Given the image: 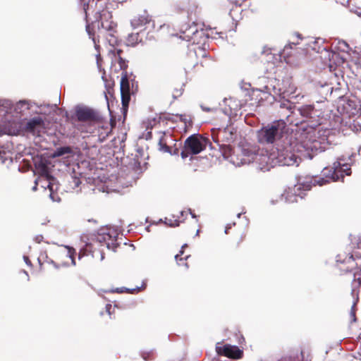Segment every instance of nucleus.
Returning a JSON list of instances; mask_svg holds the SVG:
<instances>
[{
  "label": "nucleus",
  "mask_w": 361,
  "mask_h": 361,
  "mask_svg": "<svg viewBox=\"0 0 361 361\" xmlns=\"http://www.w3.org/2000/svg\"><path fill=\"white\" fill-rule=\"evenodd\" d=\"M86 30H87V32L89 34V35L91 36V32H90V25H87Z\"/></svg>",
  "instance_id": "nucleus-40"
},
{
  "label": "nucleus",
  "mask_w": 361,
  "mask_h": 361,
  "mask_svg": "<svg viewBox=\"0 0 361 361\" xmlns=\"http://www.w3.org/2000/svg\"><path fill=\"white\" fill-rule=\"evenodd\" d=\"M111 307H112L111 305H106V310L109 314H111Z\"/></svg>",
  "instance_id": "nucleus-38"
},
{
  "label": "nucleus",
  "mask_w": 361,
  "mask_h": 361,
  "mask_svg": "<svg viewBox=\"0 0 361 361\" xmlns=\"http://www.w3.org/2000/svg\"><path fill=\"white\" fill-rule=\"evenodd\" d=\"M184 36H180L183 39L192 42V44L204 45L207 39L203 30H198L195 25L190 27V28L184 32Z\"/></svg>",
  "instance_id": "nucleus-10"
},
{
  "label": "nucleus",
  "mask_w": 361,
  "mask_h": 361,
  "mask_svg": "<svg viewBox=\"0 0 361 361\" xmlns=\"http://www.w3.org/2000/svg\"><path fill=\"white\" fill-rule=\"evenodd\" d=\"M283 148L279 147L278 151H274V148L269 152L267 149L256 150L254 147H243L241 150L240 162L238 165L248 164L255 163L257 167L262 171H269L271 168L274 167L278 163L292 164L291 159H286L281 151Z\"/></svg>",
  "instance_id": "nucleus-3"
},
{
  "label": "nucleus",
  "mask_w": 361,
  "mask_h": 361,
  "mask_svg": "<svg viewBox=\"0 0 361 361\" xmlns=\"http://www.w3.org/2000/svg\"><path fill=\"white\" fill-rule=\"evenodd\" d=\"M298 44V42H296V43H295V42H293L291 44H292V45L293 44V45H295V44Z\"/></svg>",
  "instance_id": "nucleus-53"
},
{
  "label": "nucleus",
  "mask_w": 361,
  "mask_h": 361,
  "mask_svg": "<svg viewBox=\"0 0 361 361\" xmlns=\"http://www.w3.org/2000/svg\"><path fill=\"white\" fill-rule=\"evenodd\" d=\"M240 215H241V214H240V213H239V214H238V217H240Z\"/></svg>",
  "instance_id": "nucleus-58"
},
{
  "label": "nucleus",
  "mask_w": 361,
  "mask_h": 361,
  "mask_svg": "<svg viewBox=\"0 0 361 361\" xmlns=\"http://www.w3.org/2000/svg\"><path fill=\"white\" fill-rule=\"evenodd\" d=\"M100 255H101V258H100V259H101V260H103V259H104V253H102V252Z\"/></svg>",
  "instance_id": "nucleus-48"
},
{
  "label": "nucleus",
  "mask_w": 361,
  "mask_h": 361,
  "mask_svg": "<svg viewBox=\"0 0 361 361\" xmlns=\"http://www.w3.org/2000/svg\"><path fill=\"white\" fill-rule=\"evenodd\" d=\"M118 231L115 228H106L103 230L97 236V241L102 246H106L109 250L116 251L118 244L116 243Z\"/></svg>",
  "instance_id": "nucleus-8"
},
{
  "label": "nucleus",
  "mask_w": 361,
  "mask_h": 361,
  "mask_svg": "<svg viewBox=\"0 0 361 361\" xmlns=\"http://www.w3.org/2000/svg\"><path fill=\"white\" fill-rule=\"evenodd\" d=\"M159 149L164 152H169V147L166 145V141L165 140L164 135H161L159 140Z\"/></svg>",
  "instance_id": "nucleus-24"
},
{
  "label": "nucleus",
  "mask_w": 361,
  "mask_h": 361,
  "mask_svg": "<svg viewBox=\"0 0 361 361\" xmlns=\"http://www.w3.org/2000/svg\"><path fill=\"white\" fill-rule=\"evenodd\" d=\"M350 162H345L343 157H339L336 161L333 164L331 169L324 168L323 170V176L325 177H308L301 183L294 185L293 188H288L283 194L281 195V199L286 202L293 203L298 202V199L303 198L304 193L302 190H310L312 185L322 186L331 181H337L341 178H343L344 175L350 174V169L349 167L351 163L350 157H348Z\"/></svg>",
  "instance_id": "nucleus-2"
},
{
  "label": "nucleus",
  "mask_w": 361,
  "mask_h": 361,
  "mask_svg": "<svg viewBox=\"0 0 361 361\" xmlns=\"http://www.w3.org/2000/svg\"><path fill=\"white\" fill-rule=\"evenodd\" d=\"M285 131L286 123L283 120L275 121L258 131V140L260 143H273L277 140L278 142L287 136Z\"/></svg>",
  "instance_id": "nucleus-5"
},
{
  "label": "nucleus",
  "mask_w": 361,
  "mask_h": 361,
  "mask_svg": "<svg viewBox=\"0 0 361 361\" xmlns=\"http://www.w3.org/2000/svg\"><path fill=\"white\" fill-rule=\"evenodd\" d=\"M37 180H35V185L32 188V190H34V191L37 190Z\"/></svg>",
  "instance_id": "nucleus-42"
},
{
  "label": "nucleus",
  "mask_w": 361,
  "mask_h": 361,
  "mask_svg": "<svg viewBox=\"0 0 361 361\" xmlns=\"http://www.w3.org/2000/svg\"><path fill=\"white\" fill-rule=\"evenodd\" d=\"M358 154L361 157V147L358 149Z\"/></svg>",
  "instance_id": "nucleus-49"
},
{
  "label": "nucleus",
  "mask_w": 361,
  "mask_h": 361,
  "mask_svg": "<svg viewBox=\"0 0 361 361\" xmlns=\"http://www.w3.org/2000/svg\"><path fill=\"white\" fill-rule=\"evenodd\" d=\"M361 290V270L354 273V279L352 282V295L353 297L357 295Z\"/></svg>",
  "instance_id": "nucleus-17"
},
{
  "label": "nucleus",
  "mask_w": 361,
  "mask_h": 361,
  "mask_svg": "<svg viewBox=\"0 0 361 361\" xmlns=\"http://www.w3.org/2000/svg\"><path fill=\"white\" fill-rule=\"evenodd\" d=\"M99 190H102V192H109L108 189L105 190L104 187H102V188H99Z\"/></svg>",
  "instance_id": "nucleus-45"
},
{
  "label": "nucleus",
  "mask_w": 361,
  "mask_h": 361,
  "mask_svg": "<svg viewBox=\"0 0 361 361\" xmlns=\"http://www.w3.org/2000/svg\"><path fill=\"white\" fill-rule=\"evenodd\" d=\"M150 135H151V132H149V133H148V135H147V138H148V137L150 136Z\"/></svg>",
  "instance_id": "nucleus-55"
},
{
  "label": "nucleus",
  "mask_w": 361,
  "mask_h": 361,
  "mask_svg": "<svg viewBox=\"0 0 361 361\" xmlns=\"http://www.w3.org/2000/svg\"><path fill=\"white\" fill-rule=\"evenodd\" d=\"M230 228V227L226 226L225 232L227 233L228 229Z\"/></svg>",
  "instance_id": "nucleus-51"
},
{
  "label": "nucleus",
  "mask_w": 361,
  "mask_h": 361,
  "mask_svg": "<svg viewBox=\"0 0 361 361\" xmlns=\"http://www.w3.org/2000/svg\"><path fill=\"white\" fill-rule=\"evenodd\" d=\"M243 9L240 5L235 4L230 9L229 15L234 22H238L242 19V13Z\"/></svg>",
  "instance_id": "nucleus-20"
},
{
  "label": "nucleus",
  "mask_w": 361,
  "mask_h": 361,
  "mask_svg": "<svg viewBox=\"0 0 361 361\" xmlns=\"http://www.w3.org/2000/svg\"><path fill=\"white\" fill-rule=\"evenodd\" d=\"M13 107L14 112L18 114H24L30 109L31 104L27 100H20L17 102Z\"/></svg>",
  "instance_id": "nucleus-18"
},
{
  "label": "nucleus",
  "mask_w": 361,
  "mask_h": 361,
  "mask_svg": "<svg viewBox=\"0 0 361 361\" xmlns=\"http://www.w3.org/2000/svg\"><path fill=\"white\" fill-rule=\"evenodd\" d=\"M269 51H270L269 49L264 50L262 51V54H267V56H269V54H271V53H269Z\"/></svg>",
  "instance_id": "nucleus-39"
},
{
  "label": "nucleus",
  "mask_w": 361,
  "mask_h": 361,
  "mask_svg": "<svg viewBox=\"0 0 361 361\" xmlns=\"http://www.w3.org/2000/svg\"><path fill=\"white\" fill-rule=\"evenodd\" d=\"M101 128L104 130V135L101 134V135H99V137H102V138L104 139L110 133V129L108 127V126H106L105 128L104 126H102L101 127Z\"/></svg>",
  "instance_id": "nucleus-31"
},
{
  "label": "nucleus",
  "mask_w": 361,
  "mask_h": 361,
  "mask_svg": "<svg viewBox=\"0 0 361 361\" xmlns=\"http://www.w3.org/2000/svg\"><path fill=\"white\" fill-rule=\"evenodd\" d=\"M355 305V302H354L353 307H352V310L350 311V317L353 319V322H355L356 319H355V312L354 310V307Z\"/></svg>",
  "instance_id": "nucleus-34"
},
{
  "label": "nucleus",
  "mask_w": 361,
  "mask_h": 361,
  "mask_svg": "<svg viewBox=\"0 0 361 361\" xmlns=\"http://www.w3.org/2000/svg\"><path fill=\"white\" fill-rule=\"evenodd\" d=\"M92 40L94 42V46H95V48L97 49H98V46L96 43V40H95V38L94 37H92Z\"/></svg>",
  "instance_id": "nucleus-43"
},
{
  "label": "nucleus",
  "mask_w": 361,
  "mask_h": 361,
  "mask_svg": "<svg viewBox=\"0 0 361 361\" xmlns=\"http://www.w3.org/2000/svg\"><path fill=\"white\" fill-rule=\"evenodd\" d=\"M104 14H101V15H100V18H101V19H102V18H103V16H104Z\"/></svg>",
  "instance_id": "nucleus-56"
},
{
  "label": "nucleus",
  "mask_w": 361,
  "mask_h": 361,
  "mask_svg": "<svg viewBox=\"0 0 361 361\" xmlns=\"http://www.w3.org/2000/svg\"><path fill=\"white\" fill-rule=\"evenodd\" d=\"M47 180H46V183L44 185H42V187H44V188H46V187L49 188V190H50V198L54 201H59V198L57 197V198H55V195L53 192V190H54V185L52 183V181L54 180L53 178H51L49 177H47L46 178Z\"/></svg>",
  "instance_id": "nucleus-22"
},
{
  "label": "nucleus",
  "mask_w": 361,
  "mask_h": 361,
  "mask_svg": "<svg viewBox=\"0 0 361 361\" xmlns=\"http://www.w3.org/2000/svg\"><path fill=\"white\" fill-rule=\"evenodd\" d=\"M151 22V17L145 12L142 14L135 16L130 20V25L133 29H142L147 24Z\"/></svg>",
  "instance_id": "nucleus-16"
},
{
  "label": "nucleus",
  "mask_w": 361,
  "mask_h": 361,
  "mask_svg": "<svg viewBox=\"0 0 361 361\" xmlns=\"http://www.w3.org/2000/svg\"><path fill=\"white\" fill-rule=\"evenodd\" d=\"M121 93L123 106H127L130 101V83L126 73H122L121 79Z\"/></svg>",
  "instance_id": "nucleus-13"
},
{
  "label": "nucleus",
  "mask_w": 361,
  "mask_h": 361,
  "mask_svg": "<svg viewBox=\"0 0 361 361\" xmlns=\"http://www.w3.org/2000/svg\"><path fill=\"white\" fill-rule=\"evenodd\" d=\"M87 6H88V5H87V4H84V10H85V13H87V8H86V7H87Z\"/></svg>",
  "instance_id": "nucleus-46"
},
{
  "label": "nucleus",
  "mask_w": 361,
  "mask_h": 361,
  "mask_svg": "<svg viewBox=\"0 0 361 361\" xmlns=\"http://www.w3.org/2000/svg\"><path fill=\"white\" fill-rule=\"evenodd\" d=\"M205 148L204 140L197 135H191L186 139L181 157L185 159L190 154H197Z\"/></svg>",
  "instance_id": "nucleus-7"
},
{
  "label": "nucleus",
  "mask_w": 361,
  "mask_h": 361,
  "mask_svg": "<svg viewBox=\"0 0 361 361\" xmlns=\"http://www.w3.org/2000/svg\"><path fill=\"white\" fill-rule=\"evenodd\" d=\"M70 257L72 258V255L71 253V251H69Z\"/></svg>",
  "instance_id": "nucleus-57"
},
{
  "label": "nucleus",
  "mask_w": 361,
  "mask_h": 361,
  "mask_svg": "<svg viewBox=\"0 0 361 361\" xmlns=\"http://www.w3.org/2000/svg\"><path fill=\"white\" fill-rule=\"evenodd\" d=\"M340 49L343 51H348L349 47L348 44L345 42L342 41L339 42Z\"/></svg>",
  "instance_id": "nucleus-30"
},
{
  "label": "nucleus",
  "mask_w": 361,
  "mask_h": 361,
  "mask_svg": "<svg viewBox=\"0 0 361 361\" xmlns=\"http://www.w3.org/2000/svg\"><path fill=\"white\" fill-rule=\"evenodd\" d=\"M293 47L292 44H289L288 45H286L283 49V51L281 52V56L287 60V62L289 63L290 60L288 59V57L290 56L289 50L292 49Z\"/></svg>",
  "instance_id": "nucleus-25"
},
{
  "label": "nucleus",
  "mask_w": 361,
  "mask_h": 361,
  "mask_svg": "<svg viewBox=\"0 0 361 361\" xmlns=\"http://www.w3.org/2000/svg\"><path fill=\"white\" fill-rule=\"evenodd\" d=\"M72 264H74V265L75 264L74 259H72Z\"/></svg>",
  "instance_id": "nucleus-50"
},
{
  "label": "nucleus",
  "mask_w": 361,
  "mask_h": 361,
  "mask_svg": "<svg viewBox=\"0 0 361 361\" xmlns=\"http://www.w3.org/2000/svg\"><path fill=\"white\" fill-rule=\"evenodd\" d=\"M115 291L117 293H123V288H116V290Z\"/></svg>",
  "instance_id": "nucleus-44"
},
{
  "label": "nucleus",
  "mask_w": 361,
  "mask_h": 361,
  "mask_svg": "<svg viewBox=\"0 0 361 361\" xmlns=\"http://www.w3.org/2000/svg\"><path fill=\"white\" fill-rule=\"evenodd\" d=\"M326 130H316L310 128L308 131L299 132L295 137L286 136L278 142L274 151L281 147V154L286 159H291L292 164L278 163L282 166H298L302 159H312L317 153L324 151L329 142L327 141Z\"/></svg>",
  "instance_id": "nucleus-1"
},
{
  "label": "nucleus",
  "mask_w": 361,
  "mask_h": 361,
  "mask_svg": "<svg viewBox=\"0 0 361 361\" xmlns=\"http://www.w3.org/2000/svg\"><path fill=\"white\" fill-rule=\"evenodd\" d=\"M75 114L78 121L85 122L94 121L97 117L96 113L87 107H77Z\"/></svg>",
  "instance_id": "nucleus-14"
},
{
  "label": "nucleus",
  "mask_w": 361,
  "mask_h": 361,
  "mask_svg": "<svg viewBox=\"0 0 361 361\" xmlns=\"http://www.w3.org/2000/svg\"><path fill=\"white\" fill-rule=\"evenodd\" d=\"M102 27H106L104 25V23H103V22L102 23Z\"/></svg>",
  "instance_id": "nucleus-54"
},
{
  "label": "nucleus",
  "mask_w": 361,
  "mask_h": 361,
  "mask_svg": "<svg viewBox=\"0 0 361 361\" xmlns=\"http://www.w3.org/2000/svg\"><path fill=\"white\" fill-rule=\"evenodd\" d=\"M259 90L262 92L272 95L273 97L281 96L283 98L297 99L300 97L299 94H295L297 88L290 78L283 80L281 84L276 80H271L268 85Z\"/></svg>",
  "instance_id": "nucleus-4"
},
{
  "label": "nucleus",
  "mask_w": 361,
  "mask_h": 361,
  "mask_svg": "<svg viewBox=\"0 0 361 361\" xmlns=\"http://www.w3.org/2000/svg\"><path fill=\"white\" fill-rule=\"evenodd\" d=\"M43 239V236L42 235H37L36 236L35 238V241L37 242V243H40Z\"/></svg>",
  "instance_id": "nucleus-37"
},
{
  "label": "nucleus",
  "mask_w": 361,
  "mask_h": 361,
  "mask_svg": "<svg viewBox=\"0 0 361 361\" xmlns=\"http://www.w3.org/2000/svg\"><path fill=\"white\" fill-rule=\"evenodd\" d=\"M71 179H72V181L71 183V188L73 189L78 188L80 185L81 181L79 178H78L76 176H71Z\"/></svg>",
  "instance_id": "nucleus-27"
},
{
  "label": "nucleus",
  "mask_w": 361,
  "mask_h": 361,
  "mask_svg": "<svg viewBox=\"0 0 361 361\" xmlns=\"http://www.w3.org/2000/svg\"><path fill=\"white\" fill-rule=\"evenodd\" d=\"M356 257V258H361V238H360V242L358 243V247H357V250H355L353 252V254L350 255V256H349L348 259H345L344 261L345 262H348V260L350 259H354V257Z\"/></svg>",
  "instance_id": "nucleus-26"
},
{
  "label": "nucleus",
  "mask_w": 361,
  "mask_h": 361,
  "mask_svg": "<svg viewBox=\"0 0 361 361\" xmlns=\"http://www.w3.org/2000/svg\"><path fill=\"white\" fill-rule=\"evenodd\" d=\"M298 111L307 121L310 123V126L307 128L304 129L302 132L308 131L310 128H313L316 130H326L328 132L326 133V137L328 138L329 130L323 129L322 128H314V126L321 124V121L324 116V112L322 109L317 108L315 105H304L300 107ZM327 141L329 142L328 139Z\"/></svg>",
  "instance_id": "nucleus-6"
},
{
  "label": "nucleus",
  "mask_w": 361,
  "mask_h": 361,
  "mask_svg": "<svg viewBox=\"0 0 361 361\" xmlns=\"http://www.w3.org/2000/svg\"><path fill=\"white\" fill-rule=\"evenodd\" d=\"M136 290L137 291H139V290H140V288H139V287H137V288L133 289V290Z\"/></svg>",
  "instance_id": "nucleus-52"
},
{
  "label": "nucleus",
  "mask_w": 361,
  "mask_h": 361,
  "mask_svg": "<svg viewBox=\"0 0 361 361\" xmlns=\"http://www.w3.org/2000/svg\"><path fill=\"white\" fill-rule=\"evenodd\" d=\"M108 1H109V6H110V8H114V4H122L123 2L127 1L128 0H108ZM108 8H109V7H108Z\"/></svg>",
  "instance_id": "nucleus-29"
},
{
  "label": "nucleus",
  "mask_w": 361,
  "mask_h": 361,
  "mask_svg": "<svg viewBox=\"0 0 361 361\" xmlns=\"http://www.w3.org/2000/svg\"><path fill=\"white\" fill-rule=\"evenodd\" d=\"M71 152H72V150H71V147H59V148H57L54 152V153L51 155V157L55 158V157H61L64 154H70Z\"/></svg>",
  "instance_id": "nucleus-23"
},
{
  "label": "nucleus",
  "mask_w": 361,
  "mask_h": 361,
  "mask_svg": "<svg viewBox=\"0 0 361 361\" xmlns=\"http://www.w3.org/2000/svg\"><path fill=\"white\" fill-rule=\"evenodd\" d=\"M13 104L10 100H0V117H4L7 114H11Z\"/></svg>",
  "instance_id": "nucleus-19"
},
{
  "label": "nucleus",
  "mask_w": 361,
  "mask_h": 361,
  "mask_svg": "<svg viewBox=\"0 0 361 361\" xmlns=\"http://www.w3.org/2000/svg\"><path fill=\"white\" fill-rule=\"evenodd\" d=\"M280 106L281 108H286L288 110H290L291 109V106L290 104H289V102H287L286 103V102H283L281 104Z\"/></svg>",
  "instance_id": "nucleus-33"
},
{
  "label": "nucleus",
  "mask_w": 361,
  "mask_h": 361,
  "mask_svg": "<svg viewBox=\"0 0 361 361\" xmlns=\"http://www.w3.org/2000/svg\"><path fill=\"white\" fill-rule=\"evenodd\" d=\"M23 259H24V261L28 265V266H30L31 265V262L30 261L28 257L27 256H24L23 257Z\"/></svg>",
  "instance_id": "nucleus-36"
},
{
  "label": "nucleus",
  "mask_w": 361,
  "mask_h": 361,
  "mask_svg": "<svg viewBox=\"0 0 361 361\" xmlns=\"http://www.w3.org/2000/svg\"><path fill=\"white\" fill-rule=\"evenodd\" d=\"M212 137L216 142H230L234 139V129L232 127H226L212 130Z\"/></svg>",
  "instance_id": "nucleus-11"
},
{
  "label": "nucleus",
  "mask_w": 361,
  "mask_h": 361,
  "mask_svg": "<svg viewBox=\"0 0 361 361\" xmlns=\"http://www.w3.org/2000/svg\"><path fill=\"white\" fill-rule=\"evenodd\" d=\"M142 39L138 32L129 34L126 38V44L128 46L134 47Z\"/></svg>",
  "instance_id": "nucleus-21"
},
{
  "label": "nucleus",
  "mask_w": 361,
  "mask_h": 361,
  "mask_svg": "<svg viewBox=\"0 0 361 361\" xmlns=\"http://www.w3.org/2000/svg\"><path fill=\"white\" fill-rule=\"evenodd\" d=\"M24 129L26 132L40 136L47 129L45 120L41 116H36L27 121Z\"/></svg>",
  "instance_id": "nucleus-9"
},
{
  "label": "nucleus",
  "mask_w": 361,
  "mask_h": 361,
  "mask_svg": "<svg viewBox=\"0 0 361 361\" xmlns=\"http://www.w3.org/2000/svg\"><path fill=\"white\" fill-rule=\"evenodd\" d=\"M289 116H290L289 115H288V116H287L288 121H289V119H288Z\"/></svg>",
  "instance_id": "nucleus-59"
},
{
  "label": "nucleus",
  "mask_w": 361,
  "mask_h": 361,
  "mask_svg": "<svg viewBox=\"0 0 361 361\" xmlns=\"http://www.w3.org/2000/svg\"><path fill=\"white\" fill-rule=\"evenodd\" d=\"M187 246H188V245H187V244H184V245L182 246V247H181V250L180 251V254L176 255L175 256V258H176V261H178V257H179V256H180V255H182L183 254V252H184V251H183V249H184L185 247H186Z\"/></svg>",
  "instance_id": "nucleus-35"
},
{
  "label": "nucleus",
  "mask_w": 361,
  "mask_h": 361,
  "mask_svg": "<svg viewBox=\"0 0 361 361\" xmlns=\"http://www.w3.org/2000/svg\"><path fill=\"white\" fill-rule=\"evenodd\" d=\"M122 51L116 48H112L109 51V55L111 59V63L114 66L118 65L120 70H125L127 68L126 61L121 56Z\"/></svg>",
  "instance_id": "nucleus-15"
},
{
  "label": "nucleus",
  "mask_w": 361,
  "mask_h": 361,
  "mask_svg": "<svg viewBox=\"0 0 361 361\" xmlns=\"http://www.w3.org/2000/svg\"><path fill=\"white\" fill-rule=\"evenodd\" d=\"M216 351L218 355H225L233 359H239L243 355L242 350H240L238 347L231 345L221 346L220 343H217L216 346Z\"/></svg>",
  "instance_id": "nucleus-12"
},
{
  "label": "nucleus",
  "mask_w": 361,
  "mask_h": 361,
  "mask_svg": "<svg viewBox=\"0 0 361 361\" xmlns=\"http://www.w3.org/2000/svg\"><path fill=\"white\" fill-rule=\"evenodd\" d=\"M165 224L169 225V226L174 227L178 226L179 225V221L178 220H172L166 218Z\"/></svg>",
  "instance_id": "nucleus-28"
},
{
  "label": "nucleus",
  "mask_w": 361,
  "mask_h": 361,
  "mask_svg": "<svg viewBox=\"0 0 361 361\" xmlns=\"http://www.w3.org/2000/svg\"><path fill=\"white\" fill-rule=\"evenodd\" d=\"M99 59H100V56H99V54H98L97 56V65H98L99 67L100 66V65H99Z\"/></svg>",
  "instance_id": "nucleus-41"
},
{
  "label": "nucleus",
  "mask_w": 361,
  "mask_h": 361,
  "mask_svg": "<svg viewBox=\"0 0 361 361\" xmlns=\"http://www.w3.org/2000/svg\"><path fill=\"white\" fill-rule=\"evenodd\" d=\"M189 212H190V214L192 215V218H195V217H196V216H195L194 214H192V212H191V210H190V209H189Z\"/></svg>",
  "instance_id": "nucleus-47"
},
{
  "label": "nucleus",
  "mask_w": 361,
  "mask_h": 361,
  "mask_svg": "<svg viewBox=\"0 0 361 361\" xmlns=\"http://www.w3.org/2000/svg\"><path fill=\"white\" fill-rule=\"evenodd\" d=\"M336 3L340 4L343 6H347L350 4V0H335Z\"/></svg>",
  "instance_id": "nucleus-32"
}]
</instances>
